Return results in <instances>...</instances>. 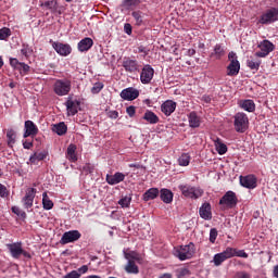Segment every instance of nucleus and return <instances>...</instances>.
<instances>
[{
	"label": "nucleus",
	"mask_w": 278,
	"mask_h": 278,
	"mask_svg": "<svg viewBox=\"0 0 278 278\" xmlns=\"http://www.w3.org/2000/svg\"><path fill=\"white\" fill-rule=\"evenodd\" d=\"M122 66L126 73H140V68H142L138 60L129 56L123 59Z\"/></svg>",
	"instance_id": "11"
},
{
	"label": "nucleus",
	"mask_w": 278,
	"mask_h": 278,
	"mask_svg": "<svg viewBox=\"0 0 278 278\" xmlns=\"http://www.w3.org/2000/svg\"><path fill=\"white\" fill-rule=\"evenodd\" d=\"M132 18H135L136 21V25L138 27H140V25H142V23H144L143 18H144V13H142V11H134L131 13Z\"/></svg>",
	"instance_id": "40"
},
{
	"label": "nucleus",
	"mask_w": 278,
	"mask_h": 278,
	"mask_svg": "<svg viewBox=\"0 0 278 278\" xmlns=\"http://www.w3.org/2000/svg\"><path fill=\"white\" fill-rule=\"evenodd\" d=\"M50 45H52L54 51L62 58H68V55L73 53V48L68 43L53 41V39H50Z\"/></svg>",
	"instance_id": "9"
},
{
	"label": "nucleus",
	"mask_w": 278,
	"mask_h": 278,
	"mask_svg": "<svg viewBox=\"0 0 278 278\" xmlns=\"http://www.w3.org/2000/svg\"><path fill=\"white\" fill-rule=\"evenodd\" d=\"M81 238V232L79 230H68L63 233L60 244H71L72 242H77Z\"/></svg>",
	"instance_id": "12"
},
{
	"label": "nucleus",
	"mask_w": 278,
	"mask_h": 278,
	"mask_svg": "<svg viewBox=\"0 0 278 278\" xmlns=\"http://www.w3.org/2000/svg\"><path fill=\"white\" fill-rule=\"evenodd\" d=\"M79 105H81V102H79L78 100L68 99L65 102V108L67 110L68 116H75V114H77L79 110Z\"/></svg>",
	"instance_id": "20"
},
{
	"label": "nucleus",
	"mask_w": 278,
	"mask_h": 278,
	"mask_svg": "<svg viewBox=\"0 0 278 278\" xmlns=\"http://www.w3.org/2000/svg\"><path fill=\"white\" fill-rule=\"evenodd\" d=\"M216 238H218V230H216V228H212L210 230V242L214 244L216 242Z\"/></svg>",
	"instance_id": "50"
},
{
	"label": "nucleus",
	"mask_w": 278,
	"mask_h": 278,
	"mask_svg": "<svg viewBox=\"0 0 278 278\" xmlns=\"http://www.w3.org/2000/svg\"><path fill=\"white\" fill-rule=\"evenodd\" d=\"M178 188L187 199H201L203 197V190L190 185H180Z\"/></svg>",
	"instance_id": "7"
},
{
	"label": "nucleus",
	"mask_w": 278,
	"mask_h": 278,
	"mask_svg": "<svg viewBox=\"0 0 278 278\" xmlns=\"http://www.w3.org/2000/svg\"><path fill=\"white\" fill-rule=\"evenodd\" d=\"M239 106L245 112H255V102L253 100H241Z\"/></svg>",
	"instance_id": "29"
},
{
	"label": "nucleus",
	"mask_w": 278,
	"mask_h": 278,
	"mask_svg": "<svg viewBox=\"0 0 278 278\" xmlns=\"http://www.w3.org/2000/svg\"><path fill=\"white\" fill-rule=\"evenodd\" d=\"M42 160H47V153L45 152H35L33 155L29 157L30 164H34L35 166H38L39 162H42Z\"/></svg>",
	"instance_id": "31"
},
{
	"label": "nucleus",
	"mask_w": 278,
	"mask_h": 278,
	"mask_svg": "<svg viewBox=\"0 0 278 278\" xmlns=\"http://www.w3.org/2000/svg\"><path fill=\"white\" fill-rule=\"evenodd\" d=\"M153 75H155V70L152 68L150 64H147L142 67L140 73V81L141 84H149L153 80Z\"/></svg>",
	"instance_id": "15"
},
{
	"label": "nucleus",
	"mask_w": 278,
	"mask_h": 278,
	"mask_svg": "<svg viewBox=\"0 0 278 278\" xmlns=\"http://www.w3.org/2000/svg\"><path fill=\"white\" fill-rule=\"evenodd\" d=\"M247 65L251 71H260V66L262 65V60L260 59H253L247 61Z\"/></svg>",
	"instance_id": "36"
},
{
	"label": "nucleus",
	"mask_w": 278,
	"mask_h": 278,
	"mask_svg": "<svg viewBox=\"0 0 278 278\" xmlns=\"http://www.w3.org/2000/svg\"><path fill=\"white\" fill-rule=\"evenodd\" d=\"M276 21H278V9L270 8L261 15L258 23L261 25H270L276 23Z\"/></svg>",
	"instance_id": "6"
},
{
	"label": "nucleus",
	"mask_w": 278,
	"mask_h": 278,
	"mask_svg": "<svg viewBox=\"0 0 278 278\" xmlns=\"http://www.w3.org/2000/svg\"><path fill=\"white\" fill-rule=\"evenodd\" d=\"M126 114H128V116L130 118H134L136 116V106L130 105L126 109Z\"/></svg>",
	"instance_id": "53"
},
{
	"label": "nucleus",
	"mask_w": 278,
	"mask_h": 278,
	"mask_svg": "<svg viewBox=\"0 0 278 278\" xmlns=\"http://www.w3.org/2000/svg\"><path fill=\"white\" fill-rule=\"evenodd\" d=\"M228 251H230V258L231 257H243L247 260L249 257V254L244 252V250H238L236 248L228 247Z\"/></svg>",
	"instance_id": "35"
},
{
	"label": "nucleus",
	"mask_w": 278,
	"mask_h": 278,
	"mask_svg": "<svg viewBox=\"0 0 278 278\" xmlns=\"http://www.w3.org/2000/svg\"><path fill=\"white\" fill-rule=\"evenodd\" d=\"M31 147H34V142L33 141L26 140V141L23 142V148L24 149H31Z\"/></svg>",
	"instance_id": "58"
},
{
	"label": "nucleus",
	"mask_w": 278,
	"mask_h": 278,
	"mask_svg": "<svg viewBox=\"0 0 278 278\" xmlns=\"http://www.w3.org/2000/svg\"><path fill=\"white\" fill-rule=\"evenodd\" d=\"M118 205H121V207H129V205H131V197L130 195L123 197L122 199H119Z\"/></svg>",
	"instance_id": "45"
},
{
	"label": "nucleus",
	"mask_w": 278,
	"mask_h": 278,
	"mask_svg": "<svg viewBox=\"0 0 278 278\" xmlns=\"http://www.w3.org/2000/svg\"><path fill=\"white\" fill-rule=\"evenodd\" d=\"M11 211L13 212V214H16V216H20L22 212L18 206H12Z\"/></svg>",
	"instance_id": "59"
},
{
	"label": "nucleus",
	"mask_w": 278,
	"mask_h": 278,
	"mask_svg": "<svg viewBox=\"0 0 278 278\" xmlns=\"http://www.w3.org/2000/svg\"><path fill=\"white\" fill-rule=\"evenodd\" d=\"M42 205L43 210H53V201H51V198H49V194H47V191L42 193Z\"/></svg>",
	"instance_id": "37"
},
{
	"label": "nucleus",
	"mask_w": 278,
	"mask_h": 278,
	"mask_svg": "<svg viewBox=\"0 0 278 278\" xmlns=\"http://www.w3.org/2000/svg\"><path fill=\"white\" fill-rule=\"evenodd\" d=\"M225 55V48L220 43L215 45L213 52L210 58H214L215 60H220Z\"/></svg>",
	"instance_id": "32"
},
{
	"label": "nucleus",
	"mask_w": 278,
	"mask_h": 278,
	"mask_svg": "<svg viewBox=\"0 0 278 278\" xmlns=\"http://www.w3.org/2000/svg\"><path fill=\"white\" fill-rule=\"evenodd\" d=\"M40 5L41 8H47V10H50L52 14H55V12H58V14H62V11H60L58 7V0L41 2Z\"/></svg>",
	"instance_id": "25"
},
{
	"label": "nucleus",
	"mask_w": 278,
	"mask_h": 278,
	"mask_svg": "<svg viewBox=\"0 0 278 278\" xmlns=\"http://www.w3.org/2000/svg\"><path fill=\"white\" fill-rule=\"evenodd\" d=\"M219 205H224L227 210H233L238 205V195L233 191H227L219 200Z\"/></svg>",
	"instance_id": "8"
},
{
	"label": "nucleus",
	"mask_w": 278,
	"mask_h": 278,
	"mask_svg": "<svg viewBox=\"0 0 278 278\" xmlns=\"http://www.w3.org/2000/svg\"><path fill=\"white\" fill-rule=\"evenodd\" d=\"M71 88L73 85L67 78L56 79L52 85V90L56 97H66L71 92Z\"/></svg>",
	"instance_id": "2"
},
{
	"label": "nucleus",
	"mask_w": 278,
	"mask_h": 278,
	"mask_svg": "<svg viewBox=\"0 0 278 278\" xmlns=\"http://www.w3.org/2000/svg\"><path fill=\"white\" fill-rule=\"evenodd\" d=\"M179 166H188L190 164V154H181L178 159Z\"/></svg>",
	"instance_id": "44"
},
{
	"label": "nucleus",
	"mask_w": 278,
	"mask_h": 278,
	"mask_svg": "<svg viewBox=\"0 0 278 278\" xmlns=\"http://www.w3.org/2000/svg\"><path fill=\"white\" fill-rule=\"evenodd\" d=\"M83 173H85V175H92V173H94V165L86 163L83 166Z\"/></svg>",
	"instance_id": "48"
},
{
	"label": "nucleus",
	"mask_w": 278,
	"mask_h": 278,
	"mask_svg": "<svg viewBox=\"0 0 278 278\" xmlns=\"http://www.w3.org/2000/svg\"><path fill=\"white\" fill-rule=\"evenodd\" d=\"M215 148L219 155H225V153H227V144L223 143L219 139L215 142Z\"/></svg>",
	"instance_id": "42"
},
{
	"label": "nucleus",
	"mask_w": 278,
	"mask_h": 278,
	"mask_svg": "<svg viewBox=\"0 0 278 278\" xmlns=\"http://www.w3.org/2000/svg\"><path fill=\"white\" fill-rule=\"evenodd\" d=\"M24 129V138H34L35 136H38V126H36V124L29 119L25 122Z\"/></svg>",
	"instance_id": "17"
},
{
	"label": "nucleus",
	"mask_w": 278,
	"mask_h": 278,
	"mask_svg": "<svg viewBox=\"0 0 278 278\" xmlns=\"http://www.w3.org/2000/svg\"><path fill=\"white\" fill-rule=\"evenodd\" d=\"M7 249L13 260H21V255H23V257L26 260H31V253L23 249L22 242L8 243Z\"/></svg>",
	"instance_id": "3"
},
{
	"label": "nucleus",
	"mask_w": 278,
	"mask_h": 278,
	"mask_svg": "<svg viewBox=\"0 0 278 278\" xmlns=\"http://www.w3.org/2000/svg\"><path fill=\"white\" fill-rule=\"evenodd\" d=\"M126 273L128 275H138L140 273V269L138 268V265H136V262L129 260L127 265L125 266Z\"/></svg>",
	"instance_id": "34"
},
{
	"label": "nucleus",
	"mask_w": 278,
	"mask_h": 278,
	"mask_svg": "<svg viewBox=\"0 0 278 278\" xmlns=\"http://www.w3.org/2000/svg\"><path fill=\"white\" fill-rule=\"evenodd\" d=\"M63 278H81V274H79L77 270H72L63 276Z\"/></svg>",
	"instance_id": "52"
},
{
	"label": "nucleus",
	"mask_w": 278,
	"mask_h": 278,
	"mask_svg": "<svg viewBox=\"0 0 278 278\" xmlns=\"http://www.w3.org/2000/svg\"><path fill=\"white\" fill-rule=\"evenodd\" d=\"M239 181L243 188H248L249 190H254V188H257V177H255L253 174L240 176Z\"/></svg>",
	"instance_id": "14"
},
{
	"label": "nucleus",
	"mask_w": 278,
	"mask_h": 278,
	"mask_svg": "<svg viewBox=\"0 0 278 278\" xmlns=\"http://www.w3.org/2000/svg\"><path fill=\"white\" fill-rule=\"evenodd\" d=\"M21 53H22V55L29 58V55H31V53H34V49H31V47H29V45L24 43L22 46Z\"/></svg>",
	"instance_id": "47"
},
{
	"label": "nucleus",
	"mask_w": 278,
	"mask_h": 278,
	"mask_svg": "<svg viewBox=\"0 0 278 278\" xmlns=\"http://www.w3.org/2000/svg\"><path fill=\"white\" fill-rule=\"evenodd\" d=\"M108 116H109V118L116 119V118H118V111H109Z\"/></svg>",
	"instance_id": "57"
},
{
	"label": "nucleus",
	"mask_w": 278,
	"mask_h": 278,
	"mask_svg": "<svg viewBox=\"0 0 278 278\" xmlns=\"http://www.w3.org/2000/svg\"><path fill=\"white\" fill-rule=\"evenodd\" d=\"M233 127L237 134H244L249 129V115L239 112L233 116Z\"/></svg>",
	"instance_id": "4"
},
{
	"label": "nucleus",
	"mask_w": 278,
	"mask_h": 278,
	"mask_svg": "<svg viewBox=\"0 0 278 278\" xmlns=\"http://www.w3.org/2000/svg\"><path fill=\"white\" fill-rule=\"evenodd\" d=\"M76 271L79 273L80 277L81 275H86V273H88V265H83Z\"/></svg>",
	"instance_id": "56"
},
{
	"label": "nucleus",
	"mask_w": 278,
	"mask_h": 278,
	"mask_svg": "<svg viewBox=\"0 0 278 278\" xmlns=\"http://www.w3.org/2000/svg\"><path fill=\"white\" fill-rule=\"evenodd\" d=\"M10 64L12 68H15V71L18 70V66H21V62L18 61V59H10Z\"/></svg>",
	"instance_id": "55"
},
{
	"label": "nucleus",
	"mask_w": 278,
	"mask_h": 278,
	"mask_svg": "<svg viewBox=\"0 0 278 278\" xmlns=\"http://www.w3.org/2000/svg\"><path fill=\"white\" fill-rule=\"evenodd\" d=\"M12 36V30L8 27H3L0 29V40H8Z\"/></svg>",
	"instance_id": "43"
},
{
	"label": "nucleus",
	"mask_w": 278,
	"mask_h": 278,
	"mask_svg": "<svg viewBox=\"0 0 278 278\" xmlns=\"http://www.w3.org/2000/svg\"><path fill=\"white\" fill-rule=\"evenodd\" d=\"M142 119L149 123V125H157V123H160V117L150 110H147L144 112Z\"/></svg>",
	"instance_id": "24"
},
{
	"label": "nucleus",
	"mask_w": 278,
	"mask_h": 278,
	"mask_svg": "<svg viewBox=\"0 0 278 278\" xmlns=\"http://www.w3.org/2000/svg\"><path fill=\"white\" fill-rule=\"evenodd\" d=\"M36 189L35 188H28L26 190V193L24 198L22 199V203L25 207V210H30V207H34V199H36Z\"/></svg>",
	"instance_id": "16"
},
{
	"label": "nucleus",
	"mask_w": 278,
	"mask_h": 278,
	"mask_svg": "<svg viewBox=\"0 0 278 278\" xmlns=\"http://www.w3.org/2000/svg\"><path fill=\"white\" fill-rule=\"evenodd\" d=\"M229 65L227 66L228 77H236L240 73V61H238V54L236 52H229L228 54Z\"/></svg>",
	"instance_id": "5"
},
{
	"label": "nucleus",
	"mask_w": 278,
	"mask_h": 278,
	"mask_svg": "<svg viewBox=\"0 0 278 278\" xmlns=\"http://www.w3.org/2000/svg\"><path fill=\"white\" fill-rule=\"evenodd\" d=\"M104 87H105V85H103V83H96L93 85V87L91 88L92 94H99V92H101V89Z\"/></svg>",
	"instance_id": "49"
},
{
	"label": "nucleus",
	"mask_w": 278,
	"mask_h": 278,
	"mask_svg": "<svg viewBox=\"0 0 278 278\" xmlns=\"http://www.w3.org/2000/svg\"><path fill=\"white\" fill-rule=\"evenodd\" d=\"M66 157L70 162H77V146L71 143L67 147Z\"/></svg>",
	"instance_id": "30"
},
{
	"label": "nucleus",
	"mask_w": 278,
	"mask_h": 278,
	"mask_svg": "<svg viewBox=\"0 0 278 278\" xmlns=\"http://www.w3.org/2000/svg\"><path fill=\"white\" fill-rule=\"evenodd\" d=\"M260 51L255 52V58H267L273 51H275V46L268 39H265L258 43Z\"/></svg>",
	"instance_id": "10"
},
{
	"label": "nucleus",
	"mask_w": 278,
	"mask_h": 278,
	"mask_svg": "<svg viewBox=\"0 0 278 278\" xmlns=\"http://www.w3.org/2000/svg\"><path fill=\"white\" fill-rule=\"evenodd\" d=\"M31 67H29L26 63L21 62L17 71L20 72V75H29V71Z\"/></svg>",
	"instance_id": "46"
},
{
	"label": "nucleus",
	"mask_w": 278,
	"mask_h": 278,
	"mask_svg": "<svg viewBox=\"0 0 278 278\" xmlns=\"http://www.w3.org/2000/svg\"><path fill=\"white\" fill-rule=\"evenodd\" d=\"M188 121H189V127L192 129H197V127H201V117L197 115V112H191L188 115Z\"/></svg>",
	"instance_id": "27"
},
{
	"label": "nucleus",
	"mask_w": 278,
	"mask_h": 278,
	"mask_svg": "<svg viewBox=\"0 0 278 278\" xmlns=\"http://www.w3.org/2000/svg\"><path fill=\"white\" fill-rule=\"evenodd\" d=\"M124 31H125V34H127V36H131V34L134 31V27H131V24L126 23L124 25Z\"/></svg>",
	"instance_id": "54"
},
{
	"label": "nucleus",
	"mask_w": 278,
	"mask_h": 278,
	"mask_svg": "<svg viewBox=\"0 0 278 278\" xmlns=\"http://www.w3.org/2000/svg\"><path fill=\"white\" fill-rule=\"evenodd\" d=\"M52 131H54V134H58V136H64V134L68 131V127L64 122H61L59 124L53 125Z\"/></svg>",
	"instance_id": "33"
},
{
	"label": "nucleus",
	"mask_w": 278,
	"mask_h": 278,
	"mask_svg": "<svg viewBox=\"0 0 278 278\" xmlns=\"http://www.w3.org/2000/svg\"><path fill=\"white\" fill-rule=\"evenodd\" d=\"M139 53H147V49L142 46L138 48Z\"/></svg>",
	"instance_id": "64"
},
{
	"label": "nucleus",
	"mask_w": 278,
	"mask_h": 278,
	"mask_svg": "<svg viewBox=\"0 0 278 278\" xmlns=\"http://www.w3.org/2000/svg\"><path fill=\"white\" fill-rule=\"evenodd\" d=\"M273 277L278 278V265L274 266Z\"/></svg>",
	"instance_id": "60"
},
{
	"label": "nucleus",
	"mask_w": 278,
	"mask_h": 278,
	"mask_svg": "<svg viewBox=\"0 0 278 278\" xmlns=\"http://www.w3.org/2000/svg\"><path fill=\"white\" fill-rule=\"evenodd\" d=\"M195 53H197V50H194V49H189L188 50L189 58H192V55H195Z\"/></svg>",
	"instance_id": "62"
},
{
	"label": "nucleus",
	"mask_w": 278,
	"mask_h": 278,
	"mask_svg": "<svg viewBox=\"0 0 278 278\" xmlns=\"http://www.w3.org/2000/svg\"><path fill=\"white\" fill-rule=\"evenodd\" d=\"M175 110H177V102H175L173 100H167V101L163 102L161 105V112H163V114H165V116H170V114H173V112H175Z\"/></svg>",
	"instance_id": "21"
},
{
	"label": "nucleus",
	"mask_w": 278,
	"mask_h": 278,
	"mask_svg": "<svg viewBox=\"0 0 278 278\" xmlns=\"http://www.w3.org/2000/svg\"><path fill=\"white\" fill-rule=\"evenodd\" d=\"M192 275V271L188 267H180L176 269V278H188Z\"/></svg>",
	"instance_id": "38"
},
{
	"label": "nucleus",
	"mask_w": 278,
	"mask_h": 278,
	"mask_svg": "<svg viewBox=\"0 0 278 278\" xmlns=\"http://www.w3.org/2000/svg\"><path fill=\"white\" fill-rule=\"evenodd\" d=\"M199 214L203 220H212V204L204 202L199 208Z\"/></svg>",
	"instance_id": "19"
},
{
	"label": "nucleus",
	"mask_w": 278,
	"mask_h": 278,
	"mask_svg": "<svg viewBox=\"0 0 278 278\" xmlns=\"http://www.w3.org/2000/svg\"><path fill=\"white\" fill-rule=\"evenodd\" d=\"M160 197V189L157 188H150L148 189L143 195L142 199L143 201H153L154 199H157Z\"/></svg>",
	"instance_id": "26"
},
{
	"label": "nucleus",
	"mask_w": 278,
	"mask_h": 278,
	"mask_svg": "<svg viewBox=\"0 0 278 278\" xmlns=\"http://www.w3.org/2000/svg\"><path fill=\"white\" fill-rule=\"evenodd\" d=\"M0 197L1 199H5V197H10V191H8V187L5 185L0 184Z\"/></svg>",
	"instance_id": "51"
},
{
	"label": "nucleus",
	"mask_w": 278,
	"mask_h": 278,
	"mask_svg": "<svg viewBox=\"0 0 278 278\" xmlns=\"http://www.w3.org/2000/svg\"><path fill=\"white\" fill-rule=\"evenodd\" d=\"M92 45H94L92 38L86 37L78 42L77 48L80 53H84V51H90V49H92Z\"/></svg>",
	"instance_id": "23"
},
{
	"label": "nucleus",
	"mask_w": 278,
	"mask_h": 278,
	"mask_svg": "<svg viewBox=\"0 0 278 278\" xmlns=\"http://www.w3.org/2000/svg\"><path fill=\"white\" fill-rule=\"evenodd\" d=\"M227 260H231V251H229L228 248H226L223 252L215 254L211 261V264H214L216 267L223 266V263L227 262Z\"/></svg>",
	"instance_id": "13"
},
{
	"label": "nucleus",
	"mask_w": 278,
	"mask_h": 278,
	"mask_svg": "<svg viewBox=\"0 0 278 278\" xmlns=\"http://www.w3.org/2000/svg\"><path fill=\"white\" fill-rule=\"evenodd\" d=\"M121 97L124 99V101H135V99L140 97V91L134 87H129L122 90Z\"/></svg>",
	"instance_id": "18"
},
{
	"label": "nucleus",
	"mask_w": 278,
	"mask_h": 278,
	"mask_svg": "<svg viewBox=\"0 0 278 278\" xmlns=\"http://www.w3.org/2000/svg\"><path fill=\"white\" fill-rule=\"evenodd\" d=\"M159 278H173V274L165 273V274H162L161 276H159Z\"/></svg>",
	"instance_id": "61"
},
{
	"label": "nucleus",
	"mask_w": 278,
	"mask_h": 278,
	"mask_svg": "<svg viewBox=\"0 0 278 278\" xmlns=\"http://www.w3.org/2000/svg\"><path fill=\"white\" fill-rule=\"evenodd\" d=\"M7 139H8V147L13 148L16 142V134L14 130H8L7 131Z\"/></svg>",
	"instance_id": "41"
},
{
	"label": "nucleus",
	"mask_w": 278,
	"mask_h": 278,
	"mask_svg": "<svg viewBox=\"0 0 278 278\" xmlns=\"http://www.w3.org/2000/svg\"><path fill=\"white\" fill-rule=\"evenodd\" d=\"M194 253H197V247L192 242L174 248V256L178 257L180 262L192 260L194 257Z\"/></svg>",
	"instance_id": "1"
},
{
	"label": "nucleus",
	"mask_w": 278,
	"mask_h": 278,
	"mask_svg": "<svg viewBox=\"0 0 278 278\" xmlns=\"http://www.w3.org/2000/svg\"><path fill=\"white\" fill-rule=\"evenodd\" d=\"M122 181H125V174L121 172H116L114 175H106V184H109V186H116Z\"/></svg>",
	"instance_id": "22"
},
{
	"label": "nucleus",
	"mask_w": 278,
	"mask_h": 278,
	"mask_svg": "<svg viewBox=\"0 0 278 278\" xmlns=\"http://www.w3.org/2000/svg\"><path fill=\"white\" fill-rule=\"evenodd\" d=\"M140 3H142V0H123L122 8L129 10L130 8H137Z\"/></svg>",
	"instance_id": "39"
},
{
	"label": "nucleus",
	"mask_w": 278,
	"mask_h": 278,
	"mask_svg": "<svg viewBox=\"0 0 278 278\" xmlns=\"http://www.w3.org/2000/svg\"><path fill=\"white\" fill-rule=\"evenodd\" d=\"M17 216H21V218H27V213H25V211H22V212H20V215H17Z\"/></svg>",
	"instance_id": "63"
},
{
	"label": "nucleus",
	"mask_w": 278,
	"mask_h": 278,
	"mask_svg": "<svg viewBox=\"0 0 278 278\" xmlns=\"http://www.w3.org/2000/svg\"><path fill=\"white\" fill-rule=\"evenodd\" d=\"M160 197H161V201H163V203H173V191H170V189H161L160 191Z\"/></svg>",
	"instance_id": "28"
}]
</instances>
